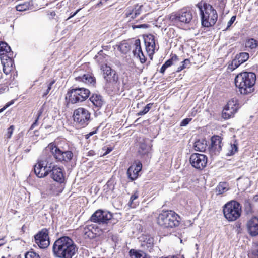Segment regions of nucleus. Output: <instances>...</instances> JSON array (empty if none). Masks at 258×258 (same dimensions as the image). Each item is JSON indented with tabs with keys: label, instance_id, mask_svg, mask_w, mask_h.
<instances>
[{
	"label": "nucleus",
	"instance_id": "f257e3e1",
	"mask_svg": "<svg viewBox=\"0 0 258 258\" xmlns=\"http://www.w3.org/2000/svg\"><path fill=\"white\" fill-rule=\"evenodd\" d=\"M77 250L78 248L74 241L67 236L57 239L52 247L53 255L58 258H72Z\"/></svg>",
	"mask_w": 258,
	"mask_h": 258
},
{
	"label": "nucleus",
	"instance_id": "f03ea898",
	"mask_svg": "<svg viewBox=\"0 0 258 258\" xmlns=\"http://www.w3.org/2000/svg\"><path fill=\"white\" fill-rule=\"evenodd\" d=\"M255 81L256 75L252 72H242L238 74L235 78L236 87L239 92L243 95H247L254 91Z\"/></svg>",
	"mask_w": 258,
	"mask_h": 258
},
{
	"label": "nucleus",
	"instance_id": "7ed1b4c3",
	"mask_svg": "<svg viewBox=\"0 0 258 258\" xmlns=\"http://www.w3.org/2000/svg\"><path fill=\"white\" fill-rule=\"evenodd\" d=\"M199 13L200 16H217V11L212 5L202 2L198 3L194 8L186 7L182 9L178 16H196ZM174 16H176L175 15Z\"/></svg>",
	"mask_w": 258,
	"mask_h": 258
},
{
	"label": "nucleus",
	"instance_id": "20e7f679",
	"mask_svg": "<svg viewBox=\"0 0 258 258\" xmlns=\"http://www.w3.org/2000/svg\"><path fill=\"white\" fill-rule=\"evenodd\" d=\"M181 218L172 210L163 211L157 218V224L163 228L171 229L177 227Z\"/></svg>",
	"mask_w": 258,
	"mask_h": 258
},
{
	"label": "nucleus",
	"instance_id": "39448f33",
	"mask_svg": "<svg viewBox=\"0 0 258 258\" xmlns=\"http://www.w3.org/2000/svg\"><path fill=\"white\" fill-rule=\"evenodd\" d=\"M53 163V158L51 155H48L44 151L41 159L34 167L35 174L39 178L46 176L51 172Z\"/></svg>",
	"mask_w": 258,
	"mask_h": 258
},
{
	"label": "nucleus",
	"instance_id": "423d86ee",
	"mask_svg": "<svg viewBox=\"0 0 258 258\" xmlns=\"http://www.w3.org/2000/svg\"><path fill=\"white\" fill-rule=\"evenodd\" d=\"M0 58L3 66V72L7 75L11 72L14 60L12 59L13 52L7 43L0 41Z\"/></svg>",
	"mask_w": 258,
	"mask_h": 258
},
{
	"label": "nucleus",
	"instance_id": "0eeeda50",
	"mask_svg": "<svg viewBox=\"0 0 258 258\" xmlns=\"http://www.w3.org/2000/svg\"><path fill=\"white\" fill-rule=\"evenodd\" d=\"M45 152L48 155H51L52 157L58 161L68 162L73 157L71 151L66 150L63 148H60L53 143H50L46 148Z\"/></svg>",
	"mask_w": 258,
	"mask_h": 258
},
{
	"label": "nucleus",
	"instance_id": "6e6552de",
	"mask_svg": "<svg viewBox=\"0 0 258 258\" xmlns=\"http://www.w3.org/2000/svg\"><path fill=\"white\" fill-rule=\"evenodd\" d=\"M223 213L225 217L228 221H235L241 215V206L238 202L232 201L224 205Z\"/></svg>",
	"mask_w": 258,
	"mask_h": 258
},
{
	"label": "nucleus",
	"instance_id": "1a4fd4ad",
	"mask_svg": "<svg viewBox=\"0 0 258 258\" xmlns=\"http://www.w3.org/2000/svg\"><path fill=\"white\" fill-rule=\"evenodd\" d=\"M90 91L83 87H76L68 91L66 98H69V102L76 104L85 100L89 96Z\"/></svg>",
	"mask_w": 258,
	"mask_h": 258
},
{
	"label": "nucleus",
	"instance_id": "9d476101",
	"mask_svg": "<svg viewBox=\"0 0 258 258\" xmlns=\"http://www.w3.org/2000/svg\"><path fill=\"white\" fill-rule=\"evenodd\" d=\"M90 112L83 107H79L75 109L73 112L74 121L82 127H84L88 124L90 120Z\"/></svg>",
	"mask_w": 258,
	"mask_h": 258
},
{
	"label": "nucleus",
	"instance_id": "9b49d317",
	"mask_svg": "<svg viewBox=\"0 0 258 258\" xmlns=\"http://www.w3.org/2000/svg\"><path fill=\"white\" fill-rule=\"evenodd\" d=\"M112 218V214L107 211L98 210L94 212L90 218L91 222L97 223L99 224H108L111 223Z\"/></svg>",
	"mask_w": 258,
	"mask_h": 258
},
{
	"label": "nucleus",
	"instance_id": "f8f14e48",
	"mask_svg": "<svg viewBox=\"0 0 258 258\" xmlns=\"http://www.w3.org/2000/svg\"><path fill=\"white\" fill-rule=\"evenodd\" d=\"M191 166L199 170H202L207 164V157L202 154L193 153L189 159Z\"/></svg>",
	"mask_w": 258,
	"mask_h": 258
},
{
	"label": "nucleus",
	"instance_id": "ddd939ff",
	"mask_svg": "<svg viewBox=\"0 0 258 258\" xmlns=\"http://www.w3.org/2000/svg\"><path fill=\"white\" fill-rule=\"evenodd\" d=\"M35 241L41 248H46L50 244L49 232L46 228L42 229L34 236Z\"/></svg>",
	"mask_w": 258,
	"mask_h": 258
},
{
	"label": "nucleus",
	"instance_id": "4468645a",
	"mask_svg": "<svg viewBox=\"0 0 258 258\" xmlns=\"http://www.w3.org/2000/svg\"><path fill=\"white\" fill-rule=\"evenodd\" d=\"M237 109V100L232 98L229 101L224 107L222 112V117L225 119H229L234 115Z\"/></svg>",
	"mask_w": 258,
	"mask_h": 258
},
{
	"label": "nucleus",
	"instance_id": "2eb2a0df",
	"mask_svg": "<svg viewBox=\"0 0 258 258\" xmlns=\"http://www.w3.org/2000/svg\"><path fill=\"white\" fill-rule=\"evenodd\" d=\"M222 139L219 136H214L211 138V144L209 152L212 155L218 154L222 148Z\"/></svg>",
	"mask_w": 258,
	"mask_h": 258
},
{
	"label": "nucleus",
	"instance_id": "dca6fc26",
	"mask_svg": "<svg viewBox=\"0 0 258 258\" xmlns=\"http://www.w3.org/2000/svg\"><path fill=\"white\" fill-rule=\"evenodd\" d=\"M142 164L140 161H136L128 169L127 174L128 177L132 181L135 180L139 175V172L141 170Z\"/></svg>",
	"mask_w": 258,
	"mask_h": 258
},
{
	"label": "nucleus",
	"instance_id": "f3484780",
	"mask_svg": "<svg viewBox=\"0 0 258 258\" xmlns=\"http://www.w3.org/2000/svg\"><path fill=\"white\" fill-rule=\"evenodd\" d=\"M98 232V228L94 224L86 225L83 229V233L85 238L94 239Z\"/></svg>",
	"mask_w": 258,
	"mask_h": 258
},
{
	"label": "nucleus",
	"instance_id": "a211bd4d",
	"mask_svg": "<svg viewBox=\"0 0 258 258\" xmlns=\"http://www.w3.org/2000/svg\"><path fill=\"white\" fill-rule=\"evenodd\" d=\"M102 69L103 72L104 78L107 82H111L117 81L118 78L116 75L115 71L110 67L105 65L102 66Z\"/></svg>",
	"mask_w": 258,
	"mask_h": 258
},
{
	"label": "nucleus",
	"instance_id": "6ab92c4d",
	"mask_svg": "<svg viewBox=\"0 0 258 258\" xmlns=\"http://www.w3.org/2000/svg\"><path fill=\"white\" fill-rule=\"evenodd\" d=\"M247 227L248 233L251 236L258 235V218L254 217L248 221Z\"/></svg>",
	"mask_w": 258,
	"mask_h": 258
},
{
	"label": "nucleus",
	"instance_id": "aec40b11",
	"mask_svg": "<svg viewBox=\"0 0 258 258\" xmlns=\"http://www.w3.org/2000/svg\"><path fill=\"white\" fill-rule=\"evenodd\" d=\"M51 172V177L54 181L59 183L63 182L64 177L61 168L55 166L53 164Z\"/></svg>",
	"mask_w": 258,
	"mask_h": 258
},
{
	"label": "nucleus",
	"instance_id": "412c9836",
	"mask_svg": "<svg viewBox=\"0 0 258 258\" xmlns=\"http://www.w3.org/2000/svg\"><path fill=\"white\" fill-rule=\"evenodd\" d=\"M77 81L82 82L89 85L94 86L96 83V79L91 73H86L82 76L76 77Z\"/></svg>",
	"mask_w": 258,
	"mask_h": 258
},
{
	"label": "nucleus",
	"instance_id": "4be33fe9",
	"mask_svg": "<svg viewBox=\"0 0 258 258\" xmlns=\"http://www.w3.org/2000/svg\"><path fill=\"white\" fill-rule=\"evenodd\" d=\"M170 21L169 25H176L181 26L183 24L189 23L191 20V17H167Z\"/></svg>",
	"mask_w": 258,
	"mask_h": 258
},
{
	"label": "nucleus",
	"instance_id": "5701e85b",
	"mask_svg": "<svg viewBox=\"0 0 258 258\" xmlns=\"http://www.w3.org/2000/svg\"><path fill=\"white\" fill-rule=\"evenodd\" d=\"M89 100L98 109L100 108L105 103L103 97L98 94H93Z\"/></svg>",
	"mask_w": 258,
	"mask_h": 258
},
{
	"label": "nucleus",
	"instance_id": "b1692460",
	"mask_svg": "<svg viewBox=\"0 0 258 258\" xmlns=\"http://www.w3.org/2000/svg\"><path fill=\"white\" fill-rule=\"evenodd\" d=\"M207 147V141L205 139L198 140L196 141L194 145L195 150L197 151L203 152Z\"/></svg>",
	"mask_w": 258,
	"mask_h": 258
},
{
	"label": "nucleus",
	"instance_id": "393cba45",
	"mask_svg": "<svg viewBox=\"0 0 258 258\" xmlns=\"http://www.w3.org/2000/svg\"><path fill=\"white\" fill-rule=\"evenodd\" d=\"M202 25L204 27H209L215 24L217 17H201Z\"/></svg>",
	"mask_w": 258,
	"mask_h": 258
},
{
	"label": "nucleus",
	"instance_id": "a878e982",
	"mask_svg": "<svg viewBox=\"0 0 258 258\" xmlns=\"http://www.w3.org/2000/svg\"><path fill=\"white\" fill-rule=\"evenodd\" d=\"M129 253L131 258H149L147 254L141 250L131 249Z\"/></svg>",
	"mask_w": 258,
	"mask_h": 258
},
{
	"label": "nucleus",
	"instance_id": "bb28decb",
	"mask_svg": "<svg viewBox=\"0 0 258 258\" xmlns=\"http://www.w3.org/2000/svg\"><path fill=\"white\" fill-rule=\"evenodd\" d=\"M142 7V6H136L134 9L132 8H128L126 13V16H129L133 14L135 15V16L140 15L141 14V11Z\"/></svg>",
	"mask_w": 258,
	"mask_h": 258
},
{
	"label": "nucleus",
	"instance_id": "cd10ccee",
	"mask_svg": "<svg viewBox=\"0 0 258 258\" xmlns=\"http://www.w3.org/2000/svg\"><path fill=\"white\" fill-rule=\"evenodd\" d=\"M258 42L253 38L247 39L245 42V47L250 49H254L257 47Z\"/></svg>",
	"mask_w": 258,
	"mask_h": 258
},
{
	"label": "nucleus",
	"instance_id": "c85d7f7f",
	"mask_svg": "<svg viewBox=\"0 0 258 258\" xmlns=\"http://www.w3.org/2000/svg\"><path fill=\"white\" fill-rule=\"evenodd\" d=\"M248 255L250 258H258V241L253 243L251 252Z\"/></svg>",
	"mask_w": 258,
	"mask_h": 258
},
{
	"label": "nucleus",
	"instance_id": "c756f323",
	"mask_svg": "<svg viewBox=\"0 0 258 258\" xmlns=\"http://www.w3.org/2000/svg\"><path fill=\"white\" fill-rule=\"evenodd\" d=\"M135 49L133 50V53L135 56L139 55L142 53V49L141 47V42L140 39H138L135 40L134 42Z\"/></svg>",
	"mask_w": 258,
	"mask_h": 258
},
{
	"label": "nucleus",
	"instance_id": "7c9ffc66",
	"mask_svg": "<svg viewBox=\"0 0 258 258\" xmlns=\"http://www.w3.org/2000/svg\"><path fill=\"white\" fill-rule=\"evenodd\" d=\"M227 190V185L225 182H220L216 188V192L219 195L224 193Z\"/></svg>",
	"mask_w": 258,
	"mask_h": 258
},
{
	"label": "nucleus",
	"instance_id": "2f4dec72",
	"mask_svg": "<svg viewBox=\"0 0 258 258\" xmlns=\"http://www.w3.org/2000/svg\"><path fill=\"white\" fill-rule=\"evenodd\" d=\"M236 58L240 60L241 63H244L249 58V54L247 52H241L236 55Z\"/></svg>",
	"mask_w": 258,
	"mask_h": 258
},
{
	"label": "nucleus",
	"instance_id": "473e14b6",
	"mask_svg": "<svg viewBox=\"0 0 258 258\" xmlns=\"http://www.w3.org/2000/svg\"><path fill=\"white\" fill-rule=\"evenodd\" d=\"M242 63H241L240 60H238V58L236 57L234 59H233L232 61L231 64L228 66V69L230 70L231 71H233L234 69L238 68Z\"/></svg>",
	"mask_w": 258,
	"mask_h": 258
},
{
	"label": "nucleus",
	"instance_id": "72a5a7b5",
	"mask_svg": "<svg viewBox=\"0 0 258 258\" xmlns=\"http://www.w3.org/2000/svg\"><path fill=\"white\" fill-rule=\"evenodd\" d=\"M238 151L237 144L235 142L233 144H230V148L228 152L227 153L228 156H231L234 154Z\"/></svg>",
	"mask_w": 258,
	"mask_h": 258
},
{
	"label": "nucleus",
	"instance_id": "f704fd0d",
	"mask_svg": "<svg viewBox=\"0 0 258 258\" xmlns=\"http://www.w3.org/2000/svg\"><path fill=\"white\" fill-rule=\"evenodd\" d=\"M190 65V61L188 59H186L181 62V65L178 67L176 72H179L185 68H189Z\"/></svg>",
	"mask_w": 258,
	"mask_h": 258
},
{
	"label": "nucleus",
	"instance_id": "c9c22d12",
	"mask_svg": "<svg viewBox=\"0 0 258 258\" xmlns=\"http://www.w3.org/2000/svg\"><path fill=\"white\" fill-rule=\"evenodd\" d=\"M153 105L152 103H149L145 107L143 110L137 113V115L142 116L146 114L151 109L152 106Z\"/></svg>",
	"mask_w": 258,
	"mask_h": 258
},
{
	"label": "nucleus",
	"instance_id": "e433bc0d",
	"mask_svg": "<svg viewBox=\"0 0 258 258\" xmlns=\"http://www.w3.org/2000/svg\"><path fill=\"white\" fill-rule=\"evenodd\" d=\"M42 112H43L42 109H41L38 111L37 118L35 119L34 122L31 125L30 129L32 130V129L34 128L36 126L38 125V121L39 119V117L41 116Z\"/></svg>",
	"mask_w": 258,
	"mask_h": 258
},
{
	"label": "nucleus",
	"instance_id": "4c0bfd02",
	"mask_svg": "<svg viewBox=\"0 0 258 258\" xmlns=\"http://www.w3.org/2000/svg\"><path fill=\"white\" fill-rule=\"evenodd\" d=\"M148 146L145 143H141L140 145L139 152L142 154H145L148 152Z\"/></svg>",
	"mask_w": 258,
	"mask_h": 258
},
{
	"label": "nucleus",
	"instance_id": "58836bf2",
	"mask_svg": "<svg viewBox=\"0 0 258 258\" xmlns=\"http://www.w3.org/2000/svg\"><path fill=\"white\" fill-rule=\"evenodd\" d=\"M25 258H40L39 255L34 251H28L25 254Z\"/></svg>",
	"mask_w": 258,
	"mask_h": 258
},
{
	"label": "nucleus",
	"instance_id": "ea45409f",
	"mask_svg": "<svg viewBox=\"0 0 258 258\" xmlns=\"http://www.w3.org/2000/svg\"><path fill=\"white\" fill-rule=\"evenodd\" d=\"M29 6L27 4L18 5L16 7V10L18 11H25L28 9Z\"/></svg>",
	"mask_w": 258,
	"mask_h": 258
},
{
	"label": "nucleus",
	"instance_id": "a19ab883",
	"mask_svg": "<svg viewBox=\"0 0 258 258\" xmlns=\"http://www.w3.org/2000/svg\"><path fill=\"white\" fill-rule=\"evenodd\" d=\"M14 130V125H11L7 129V133L5 135V136L7 139H9L11 138V136L13 133Z\"/></svg>",
	"mask_w": 258,
	"mask_h": 258
},
{
	"label": "nucleus",
	"instance_id": "79ce46f5",
	"mask_svg": "<svg viewBox=\"0 0 258 258\" xmlns=\"http://www.w3.org/2000/svg\"><path fill=\"white\" fill-rule=\"evenodd\" d=\"M155 48V43H152L150 46H148L146 48V50L149 53V55H153L154 53Z\"/></svg>",
	"mask_w": 258,
	"mask_h": 258
},
{
	"label": "nucleus",
	"instance_id": "37998d69",
	"mask_svg": "<svg viewBox=\"0 0 258 258\" xmlns=\"http://www.w3.org/2000/svg\"><path fill=\"white\" fill-rule=\"evenodd\" d=\"M144 42H145V43H147V42L155 43L154 36L152 34H150V35H148L147 36V37L146 38H145Z\"/></svg>",
	"mask_w": 258,
	"mask_h": 258
},
{
	"label": "nucleus",
	"instance_id": "c03bdc74",
	"mask_svg": "<svg viewBox=\"0 0 258 258\" xmlns=\"http://www.w3.org/2000/svg\"><path fill=\"white\" fill-rule=\"evenodd\" d=\"M149 27V25L147 24H143L140 25H133L132 28L133 29L137 28H147Z\"/></svg>",
	"mask_w": 258,
	"mask_h": 258
},
{
	"label": "nucleus",
	"instance_id": "a18cd8bd",
	"mask_svg": "<svg viewBox=\"0 0 258 258\" xmlns=\"http://www.w3.org/2000/svg\"><path fill=\"white\" fill-rule=\"evenodd\" d=\"M54 82H55L54 81H52L50 83H49L47 85V89L46 90V92L45 93H44L43 96H45L48 94V93L49 92L50 90L51 89V86L54 83Z\"/></svg>",
	"mask_w": 258,
	"mask_h": 258
},
{
	"label": "nucleus",
	"instance_id": "49530a36",
	"mask_svg": "<svg viewBox=\"0 0 258 258\" xmlns=\"http://www.w3.org/2000/svg\"><path fill=\"white\" fill-rule=\"evenodd\" d=\"M127 44L126 43H122L119 46L120 50L122 51L123 52H125L126 51L128 50L127 48Z\"/></svg>",
	"mask_w": 258,
	"mask_h": 258
},
{
	"label": "nucleus",
	"instance_id": "de8ad7c7",
	"mask_svg": "<svg viewBox=\"0 0 258 258\" xmlns=\"http://www.w3.org/2000/svg\"><path fill=\"white\" fill-rule=\"evenodd\" d=\"M191 120V118H185V119H183L180 123V126H186L189 123V122Z\"/></svg>",
	"mask_w": 258,
	"mask_h": 258
},
{
	"label": "nucleus",
	"instance_id": "09e8293b",
	"mask_svg": "<svg viewBox=\"0 0 258 258\" xmlns=\"http://www.w3.org/2000/svg\"><path fill=\"white\" fill-rule=\"evenodd\" d=\"M137 57L139 58L141 63H144L146 61V58L143 52H142V53L140 54L139 55H137Z\"/></svg>",
	"mask_w": 258,
	"mask_h": 258
},
{
	"label": "nucleus",
	"instance_id": "8fccbe9b",
	"mask_svg": "<svg viewBox=\"0 0 258 258\" xmlns=\"http://www.w3.org/2000/svg\"><path fill=\"white\" fill-rule=\"evenodd\" d=\"M235 19H236V17H231V19L230 20V21L227 23V26L226 29H228V28H229L231 26V25L235 21Z\"/></svg>",
	"mask_w": 258,
	"mask_h": 258
},
{
	"label": "nucleus",
	"instance_id": "3c124183",
	"mask_svg": "<svg viewBox=\"0 0 258 258\" xmlns=\"http://www.w3.org/2000/svg\"><path fill=\"white\" fill-rule=\"evenodd\" d=\"M219 2H218V4L216 2L215 3V7H220V8H223L224 7V2L222 1H220V0H218Z\"/></svg>",
	"mask_w": 258,
	"mask_h": 258
},
{
	"label": "nucleus",
	"instance_id": "603ef678",
	"mask_svg": "<svg viewBox=\"0 0 258 258\" xmlns=\"http://www.w3.org/2000/svg\"><path fill=\"white\" fill-rule=\"evenodd\" d=\"M173 62L171 61V60L169 59L168 60H167L165 63L164 64L167 68H168L170 67L172 64H173Z\"/></svg>",
	"mask_w": 258,
	"mask_h": 258
},
{
	"label": "nucleus",
	"instance_id": "864d4df0",
	"mask_svg": "<svg viewBox=\"0 0 258 258\" xmlns=\"http://www.w3.org/2000/svg\"><path fill=\"white\" fill-rule=\"evenodd\" d=\"M170 59L171 60V61L173 63V62L177 61L178 60V57L175 54L172 55L171 58Z\"/></svg>",
	"mask_w": 258,
	"mask_h": 258
},
{
	"label": "nucleus",
	"instance_id": "5fc2aeb1",
	"mask_svg": "<svg viewBox=\"0 0 258 258\" xmlns=\"http://www.w3.org/2000/svg\"><path fill=\"white\" fill-rule=\"evenodd\" d=\"M138 195H137L136 194L133 195L131 197V198H130V201H131V203H132L134 200L137 199L138 198Z\"/></svg>",
	"mask_w": 258,
	"mask_h": 258
},
{
	"label": "nucleus",
	"instance_id": "6e6d98bb",
	"mask_svg": "<svg viewBox=\"0 0 258 258\" xmlns=\"http://www.w3.org/2000/svg\"><path fill=\"white\" fill-rule=\"evenodd\" d=\"M167 68L163 64V66H162L161 68L160 69V73L163 74L165 72V71Z\"/></svg>",
	"mask_w": 258,
	"mask_h": 258
},
{
	"label": "nucleus",
	"instance_id": "4d7b16f0",
	"mask_svg": "<svg viewBox=\"0 0 258 258\" xmlns=\"http://www.w3.org/2000/svg\"><path fill=\"white\" fill-rule=\"evenodd\" d=\"M95 155V153L93 150H90L88 152V156H94Z\"/></svg>",
	"mask_w": 258,
	"mask_h": 258
},
{
	"label": "nucleus",
	"instance_id": "13d9d810",
	"mask_svg": "<svg viewBox=\"0 0 258 258\" xmlns=\"http://www.w3.org/2000/svg\"><path fill=\"white\" fill-rule=\"evenodd\" d=\"M98 127L96 128L95 130H94V131H92V132H90V133H89V135H92H92H94V134H96V133H97V131H98Z\"/></svg>",
	"mask_w": 258,
	"mask_h": 258
},
{
	"label": "nucleus",
	"instance_id": "bf43d9fd",
	"mask_svg": "<svg viewBox=\"0 0 258 258\" xmlns=\"http://www.w3.org/2000/svg\"><path fill=\"white\" fill-rule=\"evenodd\" d=\"M153 238H149L148 240V243H149V244L150 245L149 246H152V244H153Z\"/></svg>",
	"mask_w": 258,
	"mask_h": 258
},
{
	"label": "nucleus",
	"instance_id": "052dcab7",
	"mask_svg": "<svg viewBox=\"0 0 258 258\" xmlns=\"http://www.w3.org/2000/svg\"><path fill=\"white\" fill-rule=\"evenodd\" d=\"M253 201L256 204H258V196H255L253 197Z\"/></svg>",
	"mask_w": 258,
	"mask_h": 258
},
{
	"label": "nucleus",
	"instance_id": "680f3d73",
	"mask_svg": "<svg viewBox=\"0 0 258 258\" xmlns=\"http://www.w3.org/2000/svg\"><path fill=\"white\" fill-rule=\"evenodd\" d=\"M112 151L111 148H107V151L104 153V155L109 153Z\"/></svg>",
	"mask_w": 258,
	"mask_h": 258
},
{
	"label": "nucleus",
	"instance_id": "e2e57ef3",
	"mask_svg": "<svg viewBox=\"0 0 258 258\" xmlns=\"http://www.w3.org/2000/svg\"><path fill=\"white\" fill-rule=\"evenodd\" d=\"M5 243L4 239L2 238L0 239V246L4 245Z\"/></svg>",
	"mask_w": 258,
	"mask_h": 258
},
{
	"label": "nucleus",
	"instance_id": "0e129e2a",
	"mask_svg": "<svg viewBox=\"0 0 258 258\" xmlns=\"http://www.w3.org/2000/svg\"><path fill=\"white\" fill-rule=\"evenodd\" d=\"M152 43L151 42H147V43H145V46H146V48H147V47H148V46H150L151 45Z\"/></svg>",
	"mask_w": 258,
	"mask_h": 258
},
{
	"label": "nucleus",
	"instance_id": "69168bd1",
	"mask_svg": "<svg viewBox=\"0 0 258 258\" xmlns=\"http://www.w3.org/2000/svg\"><path fill=\"white\" fill-rule=\"evenodd\" d=\"M92 136V135H89V134H86V135H85V138H86V139H89V138L90 136Z\"/></svg>",
	"mask_w": 258,
	"mask_h": 258
},
{
	"label": "nucleus",
	"instance_id": "338daca9",
	"mask_svg": "<svg viewBox=\"0 0 258 258\" xmlns=\"http://www.w3.org/2000/svg\"><path fill=\"white\" fill-rule=\"evenodd\" d=\"M50 15L51 16H53L55 15V12L54 11H52V12H50Z\"/></svg>",
	"mask_w": 258,
	"mask_h": 258
},
{
	"label": "nucleus",
	"instance_id": "774afa93",
	"mask_svg": "<svg viewBox=\"0 0 258 258\" xmlns=\"http://www.w3.org/2000/svg\"><path fill=\"white\" fill-rule=\"evenodd\" d=\"M79 11V10H77L72 15H71V16H72V17H74L75 16V15H76V14L77 13V12Z\"/></svg>",
	"mask_w": 258,
	"mask_h": 258
}]
</instances>
